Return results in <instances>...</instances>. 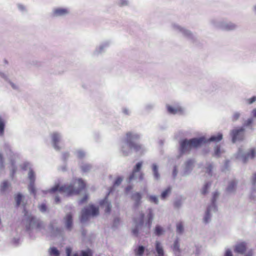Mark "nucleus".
Segmentation results:
<instances>
[{
	"label": "nucleus",
	"instance_id": "1",
	"mask_svg": "<svg viewBox=\"0 0 256 256\" xmlns=\"http://www.w3.org/2000/svg\"><path fill=\"white\" fill-rule=\"evenodd\" d=\"M75 183H76L78 185V188H74V185L70 184H65L62 186H56L52 189V192L59 191L61 192L64 193L66 196L78 194L80 192L85 188L86 184L81 179L78 180Z\"/></svg>",
	"mask_w": 256,
	"mask_h": 256
},
{
	"label": "nucleus",
	"instance_id": "2",
	"mask_svg": "<svg viewBox=\"0 0 256 256\" xmlns=\"http://www.w3.org/2000/svg\"><path fill=\"white\" fill-rule=\"evenodd\" d=\"M206 142L204 137L194 138L189 140H184L180 143V154H182L188 152L193 148H197L202 144H205Z\"/></svg>",
	"mask_w": 256,
	"mask_h": 256
},
{
	"label": "nucleus",
	"instance_id": "3",
	"mask_svg": "<svg viewBox=\"0 0 256 256\" xmlns=\"http://www.w3.org/2000/svg\"><path fill=\"white\" fill-rule=\"evenodd\" d=\"M23 212L24 214V216L26 218V230L30 231L33 228L40 230L42 228V223L38 220L31 214H28V212L26 210L25 206L24 208Z\"/></svg>",
	"mask_w": 256,
	"mask_h": 256
},
{
	"label": "nucleus",
	"instance_id": "4",
	"mask_svg": "<svg viewBox=\"0 0 256 256\" xmlns=\"http://www.w3.org/2000/svg\"><path fill=\"white\" fill-rule=\"evenodd\" d=\"M140 138V136L136 134H133L132 132H128L126 134V142L130 149H132L136 152L140 151L142 149L140 144L136 142Z\"/></svg>",
	"mask_w": 256,
	"mask_h": 256
},
{
	"label": "nucleus",
	"instance_id": "5",
	"mask_svg": "<svg viewBox=\"0 0 256 256\" xmlns=\"http://www.w3.org/2000/svg\"><path fill=\"white\" fill-rule=\"evenodd\" d=\"M98 208L94 206V205H90L82 210L80 220L82 222H84L89 219L90 216H98Z\"/></svg>",
	"mask_w": 256,
	"mask_h": 256
},
{
	"label": "nucleus",
	"instance_id": "6",
	"mask_svg": "<svg viewBox=\"0 0 256 256\" xmlns=\"http://www.w3.org/2000/svg\"><path fill=\"white\" fill-rule=\"evenodd\" d=\"M142 162H138L136 166L134 168L132 174L129 176L128 179L130 181H131L134 179L136 177V172L138 173V179L140 180L144 179V174L140 172L142 168Z\"/></svg>",
	"mask_w": 256,
	"mask_h": 256
},
{
	"label": "nucleus",
	"instance_id": "7",
	"mask_svg": "<svg viewBox=\"0 0 256 256\" xmlns=\"http://www.w3.org/2000/svg\"><path fill=\"white\" fill-rule=\"evenodd\" d=\"M144 216L143 214H140L138 218L134 219V222L136 224V228L132 230V234L135 236H138V228L142 226L144 222Z\"/></svg>",
	"mask_w": 256,
	"mask_h": 256
},
{
	"label": "nucleus",
	"instance_id": "8",
	"mask_svg": "<svg viewBox=\"0 0 256 256\" xmlns=\"http://www.w3.org/2000/svg\"><path fill=\"white\" fill-rule=\"evenodd\" d=\"M244 129L243 128L232 130L231 132L232 142H235L237 140H243L244 137Z\"/></svg>",
	"mask_w": 256,
	"mask_h": 256
},
{
	"label": "nucleus",
	"instance_id": "9",
	"mask_svg": "<svg viewBox=\"0 0 256 256\" xmlns=\"http://www.w3.org/2000/svg\"><path fill=\"white\" fill-rule=\"evenodd\" d=\"M100 206L104 209V212L106 214L109 213L111 210L110 203L108 202V197H106L100 202Z\"/></svg>",
	"mask_w": 256,
	"mask_h": 256
},
{
	"label": "nucleus",
	"instance_id": "10",
	"mask_svg": "<svg viewBox=\"0 0 256 256\" xmlns=\"http://www.w3.org/2000/svg\"><path fill=\"white\" fill-rule=\"evenodd\" d=\"M246 244L244 242L238 244L236 245L234 248V252L240 254H243L246 252Z\"/></svg>",
	"mask_w": 256,
	"mask_h": 256
},
{
	"label": "nucleus",
	"instance_id": "11",
	"mask_svg": "<svg viewBox=\"0 0 256 256\" xmlns=\"http://www.w3.org/2000/svg\"><path fill=\"white\" fill-rule=\"evenodd\" d=\"M52 138L54 146L56 150H59L60 147L58 146V143L60 140V136L58 132H54L52 134Z\"/></svg>",
	"mask_w": 256,
	"mask_h": 256
},
{
	"label": "nucleus",
	"instance_id": "12",
	"mask_svg": "<svg viewBox=\"0 0 256 256\" xmlns=\"http://www.w3.org/2000/svg\"><path fill=\"white\" fill-rule=\"evenodd\" d=\"M66 226L68 230H70L72 226V215L70 214H68L66 215L65 218Z\"/></svg>",
	"mask_w": 256,
	"mask_h": 256
},
{
	"label": "nucleus",
	"instance_id": "13",
	"mask_svg": "<svg viewBox=\"0 0 256 256\" xmlns=\"http://www.w3.org/2000/svg\"><path fill=\"white\" fill-rule=\"evenodd\" d=\"M152 219L153 214L152 210H150L146 216V220L145 222L146 226L148 229H150L151 226Z\"/></svg>",
	"mask_w": 256,
	"mask_h": 256
},
{
	"label": "nucleus",
	"instance_id": "14",
	"mask_svg": "<svg viewBox=\"0 0 256 256\" xmlns=\"http://www.w3.org/2000/svg\"><path fill=\"white\" fill-rule=\"evenodd\" d=\"M142 196L140 192H136L132 196V199L135 201L136 206H138L140 204Z\"/></svg>",
	"mask_w": 256,
	"mask_h": 256
},
{
	"label": "nucleus",
	"instance_id": "15",
	"mask_svg": "<svg viewBox=\"0 0 256 256\" xmlns=\"http://www.w3.org/2000/svg\"><path fill=\"white\" fill-rule=\"evenodd\" d=\"M167 110L168 112L172 114H176L182 111V108L180 107L174 108L170 106H167Z\"/></svg>",
	"mask_w": 256,
	"mask_h": 256
},
{
	"label": "nucleus",
	"instance_id": "16",
	"mask_svg": "<svg viewBox=\"0 0 256 256\" xmlns=\"http://www.w3.org/2000/svg\"><path fill=\"white\" fill-rule=\"evenodd\" d=\"M222 134H218L216 136H212L208 140H206L205 138V140H206V143L207 142H219L220 141V140H222Z\"/></svg>",
	"mask_w": 256,
	"mask_h": 256
},
{
	"label": "nucleus",
	"instance_id": "17",
	"mask_svg": "<svg viewBox=\"0 0 256 256\" xmlns=\"http://www.w3.org/2000/svg\"><path fill=\"white\" fill-rule=\"evenodd\" d=\"M68 12L67 10L64 8H57L54 12V14L56 16H63L66 14Z\"/></svg>",
	"mask_w": 256,
	"mask_h": 256
},
{
	"label": "nucleus",
	"instance_id": "18",
	"mask_svg": "<svg viewBox=\"0 0 256 256\" xmlns=\"http://www.w3.org/2000/svg\"><path fill=\"white\" fill-rule=\"evenodd\" d=\"M156 249L158 255H164L163 248L160 243L158 241L156 242Z\"/></svg>",
	"mask_w": 256,
	"mask_h": 256
},
{
	"label": "nucleus",
	"instance_id": "19",
	"mask_svg": "<svg viewBox=\"0 0 256 256\" xmlns=\"http://www.w3.org/2000/svg\"><path fill=\"white\" fill-rule=\"evenodd\" d=\"M144 251V248L143 246H139L138 248L134 250V253L136 256H142Z\"/></svg>",
	"mask_w": 256,
	"mask_h": 256
},
{
	"label": "nucleus",
	"instance_id": "20",
	"mask_svg": "<svg viewBox=\"0 0 256 256\" xmlns=\"http://www.w3.org/2000/svg\"><path fill=\"white\" fill-rule=\"evenodd\" d=\"M176 232L178 234H182L184 232V226L182 222H178L176 224Z\"/></svg>",
	"mask_w": 256,
	"mask_h": 256
},
{
	"label": "nucleus",
	"instance_id": "21",
	"mask_svg": "<svg viewBox=\"0 0 256 256\" xmlns=\"http://www.w3.org/2000/svg\"><path fill=\"white\" fill-rule=\"evenodd\" d=\"M236 183L235 181L232 180L230 182L228 186V187L227 188V190L228 192H230L234 190L236 186Z\"/></svg>",
	"mask_w": 256,
	"mask_h": 256
},
{
	"label": "nucleus",
	"instance_id": "22",
	"mask_svg": "<svg viewBox=\"0 0 256 256\" xmlns=\"http://www.w3.org/2000/svg\"><path fill=\"white\" fill-rule=\"evenodd\" d=\"M171 188L170 187L166 189L161 194V198L162 199H164L168 194L170 192Z\"/></svg>",
	"mask_w": 256,
	"mask_h": 256
},
{
	"label": "nucleus",
	"instance_id": "23",
	"mask_svg": "<svg viewBox=\"0 0 256 256\" xmlns=\"http://www.w3.org/2000/svg\"><path fill=\"white\" fill-rule=\"evenodd\" d=\"M22 200V196L21 194H18L16 196L15 200L16 202V206H18L20 205Z\"/></svg>",
	"mask_w": 256,
	"mask_h": 256
},
{
	"label": "nucleus",
	"instance_id": "24",
	"mask_svg": "<svg viewBox=\"0 0 256 256\" xmlns=\"http://www.w3.org/2000/svg\"><path fill=\"white\" fill-rule=\"evenodd\" d=\"M163 231V229L162 227L159 226H156L154 229V234L156 236H160L162 234Z\"/></svg>",
	"mask_w": 256,
	"mask_h": 256
},
{
	"label": "nucleus",
	"instance_id": "25",
	"mask_svg": "<svg viewBox=\"0 0 256 256\" xmlns=\"http://www.w3.org/2000/svg\"><path fill=\"white\" fill-rule=\"evenodd\" d=\"M9 186H10V184L8 182L6 181V180L4 181L2 183V184L1 186V188H0L1 191H2V192L6 191L8 188Z\"/></svg>",
	"mask_w": 256,
	"mask_h": 256
},
{
	"label": "nucleus",
	"instance_id": "26",
	"mask_svg": "<svg viewBox=\"0 0 256 256\" xmlns=\"http://www.w3.org/2000/svg\"><path fill=\"white\" fill-rule=\"evenodd\" d=\"M210 186V183L208 182L204 184V186L202 190V194L204 195L207 194L208 189L209 188Z\"/></svg>",
	"mask_w": 256,
	"mask_h": 256
},
{
	"label": "nucleus",
	"instance_id": "27",
	"mask_svg": "<svg viewBox=\"0 0 256 256\" xmlns=\"http://www.w3.org/2000/svg\"><path fill=\"white\" fill-rule=\"evenodd\" d=\"M28 178L30 181V182L33 184L35 179V175L34 172L32 170H30L28 172Z\"/></svg>",
	"mask_w": 256,
	"mask_h": 256
},
{
	"label": "nucleus",
	"instance_id": "28",
	"mask_svg": "<svg viewBox=\"0 0 256 256\" xmlns=\"http://www.w3.org/2000/svg\"><path fill=\"white\" fill-rule=\"evenodd\" d=\"M50 254V255L54 256H58L60 254L58 250L56 248H51Z\"/></svg>",
	"mask_w": 256,
	"mask_h": 256
},
{
	"label": "nucleus",
	"instance_id": "29",
	"mask_svg": "<svg viewBox=\"0 0 256 256\" xmlns=\"http://www.w3.org/2000/svg\"><path fill=\"white\" fill-rule=\"evenodd\" d=\"M173 250L174 252H180V244L178 240H176L174 242L173 246Z\"/></svg>",
	"mask_w": 256,
	"mask_h": 256
},
{
	"label": "nucleus",
	"instance_id": "30",
	"mask_svg": "<svg viewBox=\"0 0 256 256\" xmlns=\"http://www.w3.org/2000/svg\"><path fill=\"white\" fill-rule=\"evenodd\" d=\"M148 200L152 203L158 204V198L155 196H148Z\"/></svg>",
	"mask_w": 256,
	"mask_h": 256
},
{
	"label": "nucleus",
	"instance_id": "31",
	"mask_svg": "<svg viewBox=\"0 0 256 256\" xmlns=\"http://www.w3.org/2000/svg\"><path fill=\"white\" fill-rule=\"evenodd\" d=\"M210 208H208L206 210V216L204 218V221L206 223L208 222V220L210 218Z\"/></svg>",
	"mask_w": 256,
	"mask_h": 256
},
{
	"label": "nucleus",
	"instance_id": "32",
	"mask_svg": "<svg viewBox=\"0 0 256 256\" xmlns=\"http://www.w3.org/2000/svg\"><path fill=\"white\" fill-rule=\"evenodd\" d=\"M4 124L3 120L0 118V134L2 135L4 132Z\"/></svg>",
	"mask_w": 256,
	"mask_h": 256
},
{
	"label": "nucleus",
	"instance_id": "33",
	"mask_svg": "<svg viewBox=\"0 0 256 256\" xmlns=\"http://www.w3.org/2000/svg\"><path fill=\"white\" fill-rule=\"evenodd\" d=\"M256 156V152L254 149L250 150V152L247 154V158H253Z\"/></svg>",
	"mask_w": 256,
	"mask_h": 256
},
{
	"label": "nucleus",
	"instance_id": "34",
	"mask_svg": "<svg viewBox=\"0 0 256 256\" xmlns=\"http://www.w3.org/2000/svg\"><path fill=\"white\" fill-rule=\"evenodd\" d=\"M122 178L121 177H118L116 178L114 184V186H118L122 182Z\"/></svg>",
	"mask_w": 256,
	"mask_h": 256
},
{
	"label": "nucleus",
	"instance_id": "35",
	"mask_svg": "<svg viewBox=\"0 0 256 256\" xmlns=\"http://www.w3.org/2000/svg\"><path fill=\"white\" fill-rule=\"evenodd\" d=\"M39 208L42 212H44L46 210V206L45 204H42L40 206Z\"/></svg>",
	"mask_w": 256,
	"mask_h": 256
},
{
	"label": "nucleus",
	"instance_id": "36",
	"mask_svg": "<svg viewBox=\"0 0 256 256\" xmlns=\"http://www.w3.org/2000/svg\"><path fill=\"white\" fill-rule=\"evenodd\" d=\"M218 196V192H214V194H213V198H212V202L213 205H214L215 202H216V199Z\"/></svg>",
	"mask_w": 256,
	"mask_h": 256
},
{
	"label": "nucleus",
	"instance_id": "37",
	"mask_svg": "<svg viewBox=\"0 0 256 256\" xmlns=\"http://www.w3.org/2000/svg\"><path fill=\"white\" fill-rule=\"evenodd\" d=\"M256 100V96H254L252 98H248L247 101L249 104H252Z\"/></svg>",
	"mask_w": 256,
	"mask_h": 256
},
{
	"label": "nucleus",
	"instance_id": "38",
	"mask_svg": "<svg viewBox=\"0 0 256 256\" xmlns=\"http://www.w3.org/2000/svg\"><path fill=\"white\" fill-rule=\"evenodd\" d=\"M90 168V166L89 165H84L82 166V170L84 172L88 171Z\"/></svg>",
	"mask_w": 256,
	"mask_h": 256
},
{
	"label": "nucleus",
	"instance_id": "39",
	"mask_svg": "<svg viewBox=\"0 0 256 256\" xmlns=\"http://www.w3.org/2000/svg\"><path fill=\"white\" fill-rule=\"evenodd\" d=\"M66 253L67 256H71L72 248H66Z\"/></svg>",
	"mask_w": 256,
	"mask_h": 256
},
{
	"label": "nucleus",
	"instance_id": "40",
	"mask_svg": "<svg viewBox=\"0 0 256 256\" xmlns=\"http://www.w3.org/2000/svg\"><path fill=\"white\" fill-rule=\"evenodd\" d=\"M239 117H240V114L238 113H236L232 116V120H236L239 118Z\"/></svg>",
	"mask_w": 256,
	"mask_h": 256
},
{
	"label": "nucleus",
	"instance_id": "41",
	"mask_svg": "<svg viewBox=\"0 0 256 256\" xmlns=\"http://www.w3.org/2000/svg\"><path fill=\"white\" fill-rule=\"evenodd\" d=\"M224 256H232L231 250H227Z\"/></svg>",
	"mask_w": 256,
	"mask_h": 256
},
{
	"label": "nucleus",
	"instance_id": "42",
	"mask_svg": "<svg viewBox=\"0 0 256 256\" xmlns=\"http://www.w3.org/2000/svg\"><path fill=\"white\" fill-rule=\"evenodd\" d=\"M220 153V148L219 147H216L215 150V154L216 156H218Z\"/></svg>",
	"mask_w": 256,
	"mask_h": 256
},
{
	"label": "nucleus",
	"instance_id": "43",
	"mask_svg": "<svg viewBox=\"0 0 256 256\" xmlns=\"http://www.w3.org/2000/svg\"><path fill=\"white\" fill-rule=\"evenodd\" d=\"M154 176L156 179H158L160 177V174L158 172V171L154 172Z\"/></svg>",
	"mask_w": 256,
	"mask_h": 256
},
{
	"label": "nucleus",
	"instance_id": "44",
	"mask_svg": "<svg viewBox=\"0 0 256 256\" xmlns=\"http://www.w3.org/2000/svg\"><path fill=\"white\" fill-rule=\"evenodd\" d=\"M152 170H153V172L158 171V167H157L156 165L155 164H154L152 165Z\"/></svg>",
	"mask_w": 256,
	"mask_h": 256
},
{
	"label": "nucleus",
	"instance_id": "45",
	"mask_svg": "<svg viewBox=\"0 0 256 256\" xmlns=\"http://www.w3.org/2000/svg\"><path fill=\"white\" fill-rule=\"evenodd\" d=\"M252 180L253 184H255L256 183V174H254Z\"/></svg>",
	"mask_w": 256,
	"mask_h": 256
},
{
	"label": "nucleus",
	"instance_id": "46",
	"mask_svg": "<svg viewBox=\"0 0 256 256\" xmlns=\"http://www.w3.org/2000/svg\"><path fill=\"white\" fill-rule=\"evenodd\" d=\"M132 186H128L126 188V192H130L132 189Z\"/></svg>",
	"mask_w": 256,
	"mask_h": 256
},
{
	"label": "nucleus",
	"instance_id": "47",
	"mask_svg": "<svg viewBox=\"0 0 256 256\" xmlns=\"http://www.w3.org/2000/svg\"><path fill=\"white\" fill-rule=\"evenodd\" d=\"M54 200L56 203H58L60 202V198L58 196L55 197Z\"/></svg>",
	"mask_w": 256,
	"mask_h": 256
},
{
	"label": "nucleus",
	"instance_id": "48",
	"mask_svg": "<svg viewBox=\"0 0 256 256\" xmlns=\"http://www.w3.org/2000/svg\"><path fill=\"white\" fill-rule=\"evenodd\" d=\"M124 147H122V151L123 154H124V156H128V152H125V151L124 150Z\"/></svg>",
	"mask_w": 256,
	"mask_h": 256
},
{
	"label": "nucleus",
	"instance_id": "49",
	"mask_svg": "<svg viewBox=\"0 0 256 256\" xmlns=\"http://www.w3.org/2000/svg\"><path fill=\"white\" fill-rule=\"evenodd\" d=\"M3 163V157L1 154H0V164H2Z\"/></svg>",
	"mask_w": 256,
	"mask_h": 256
},
{
	"label": "nucleus",
	"instance_id": "50",
	"mask_svg": "<svg viewBox=\"0 0 256 256\" xmlns=\"http://www.w3.org/2000/svg\"><path fill=\"white\" fill-rule=\"evenodd\" d=\"M252 250H250L245 256H252Z\"/></svg>",
	"mask_w": 256,
	"mask_h": 256
},
{
	"label": "nucleus",
	"instance_id": "51",
	"mask_svg": "<svg viewBox=\"0 0 256 256\" xmlns=\"http://www.w3.org/2000/svg\"><path fill=\"white\" fill-rule=\"evenodd\" d=\"M252 114L254 116L256 117V109L252 110Z\"/></svg>",
	"mask_w": 256,
	"mask_h": 256
},
{
	"label": "nucleus",
	"instance_id": "52",
	"mask_svg": "<svg viewBox=\"0 0 256 256\" xmlns=\"http://www.w3.org/2000/svg\"><path fill=\"white\" fill-rule=\"evenodd\" d=\"M87 199V197L86 196L83 200H82V201L80 202L81 203H83Z\"/></svg>",
	"mask_w": 256,
	"mask_h": 256
},
{
	"label": "nucleus",
	"instance_id": "53",
	"mask_svg": "<svg viewBox=\"0 0 256 256\" xmlns=\"http://www.w3.org/2000/svg\"><path fill=\"white\" fill-rule=\"evenodd\" d=\"M234 28V25H232L230 26L228 28L229 30H232V28Z\"/></svg>",
	"mask_w": 256,
	"mask_h": 256
},
{
	"label": "nucleus",
	"instance_id": "54",
	"mask_svg": "<svg viewBox=\"0 0 256 256\" xmlns=\"http://www.w3.org/2000/svg\"><path fill=\"white\" fill-rule=\"evenodd\" d=\"M188 164H192V163H193V162H192V160H188Z\"/></svg>",
	"mask_w": 256,
	"mask_h": 256
},
{
	"label": "nucleus",
	"instance_id": "55",
	"mask_svg": "<svg viewBox=\"0 0 256 256\" xmlns=\"http://www.w3.org/2000/svg\"><path fill=\"white\" fill-rule=\"evenodd\" d=\"M32 192L35 195L36 194V192H35V190L33 188L32 189Z\"/></svg>",
	"mask_w": 256,
	"mask_h": 256
},
{
	"label": "nucleus",
	"instance_id": "56",
	"mask_svg": "<svg viewBox=\"0 0 256 256\" xmlns=\"http://www.w3.org/2000/svg\"><path fill=\"white\" fill-rule=\"evenodd\" d=\"M116 221H118V222H119L120 220H119V219H118H118H116V220H114V222H116Z\"/></svg>",
	"mask_w": 256,
	"mask_h": 256
},
{
	"label": "nucleus",
	"instance_id": "57",
	"mask_svg": "<svg viewBox=\"0 0 256 256\" xmlns=\"http://www.w3.org/2000/svg\"><path fill=\"white\" fill-rule=\"evenodd\" d=\"M252 120H248V124H250L252 122Z\"/></svg>",
	"mask_w": 256,
	"mask_h": 256
},
{
	"label": "nucleus",
	"instance_id": "58",
	"mask_svg": "<svg viewBox=\"0 0 256 256\" xmlns=\"http://www.w3.org/2000/svg\"><path fill=\"white\" fill-rule=\"evenodd\" d=\"M212 168V166L210 165V170H211V169Z\"/></svg>",
	"mask_w": 256,
	"mask_h": 256
},
{
	"label": "nucleus",
	"instance_id": "59",
	"mask_svg": "<svg viewBox=\"0 0 256 256\" xmlns=\"http://www.w3.org/2000/svg\"><path fill=\"white\" fill-rule=\"evenodd\" d=\"M158 256H164V255H158Z\"/></svg>",
	"mask_w": 256,
	"mask_h": 256
}]
</instances>
